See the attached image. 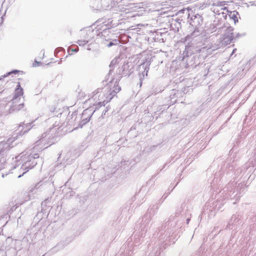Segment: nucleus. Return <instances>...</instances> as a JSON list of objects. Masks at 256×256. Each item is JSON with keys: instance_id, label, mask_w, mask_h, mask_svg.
<instances>
[{"instance_id": "20", "label": "nucleus", "mask_w": 256, "mask_h": 256, "mask_svg": "<svg viewBox=\"0 0 256 256\" xmlns=\"http://www.w3.org/2000/svg\"><path fill=\"white\" fill-rule=\"evenodd\" d=\"M102 0H96L95 3L98 4L96 6L97 10H106L108 6L104 4V3H102Z\"/></svg>"}, {"instance_id": "12", "label": "nucleus", "mask_w": 256, "mask_h": 256, "mask_svg": "<svg viewBox=\"0 0 256 256\" xmlns=\"http://www.w3.org/2000/svg\"><path fill=\"white\" fill-rule=\"evenodd\" d=\"M224 46V45L222 44V42H221L220 40L218 39L216 41V43L212 44L210 46H204V44L201 46V48H204L206 50L205 52H206V54L207 57L208 55L210 54L212 52Z\"/></svg>"}, {"instance_id": "18", "label": "nucleus", "mask_w": 256, "mask_h": 256, "mask_svg": "<svg viewBox=\"0 0 256 256\" xmlns=\"http://www.w3.org/2000/svg\"><path fill=\"white\" fill-rule=\"evenodd\" d=\"M164 34H166L159 31L156 32V35L154 38V41L158 42H164V40L162 37Z\"/></svg>"}, {"instance_id": "22", "label": "nucleus", "mask_w": 256, "mask_h": 256, "mask_svg": "<svg viewBox=\"0 0 256 256\" xmlns=\"http://www.w3.org/2000/svg\"><path fill=\"white\" fill-rule=\"evenodd\" d=\"M106 44V46L108 48L111 47L112 46L118 45L120 44V40L115 38H112Z\"/></svg>"}, {"instance_id": "15", "label": "nucleus", "mask_w": 256, "mask_h": 256, "mask_svg": "<svg viewBox=\"0 0 256 256\" xmlns=\"http://www.w3.org/2000/svg\"><path fill=\"white\" fill-rule=\"evenodd\" d=\"M90 111L91 110L88 109H86L84 110L82 114L81 121L79 124V125L81 128L90 121L92 114Z\"/></svg>"}, {"instance_id": "44", "label": "nucleus", "mask_w": 256, "mask_h": 256, "mask_svg": "<svg viewBox=\"0 0 256 256\" xmlns=\"http://www.w3.org/2000/svg\"><path fill=\"white\" fill-rule=\"evenodd\" d=\"M16 166H16H16L14 167V168H16Z\"/></svg>"}, {"instance_id": "37", "label": "nucleus", "mask_w": 256, "mask_h": 256, "mask_svg": "<svg viewBox=\"0 0 256 256\" xmlns=\"http://www.w3.org/2000/svg\"><path fill=\"white\" fill-rule=\"evenodd\" d=\"M114 80H112L110 81V83L112 84H113V82H114Z\"/></svg>"}, {"instance_id": "39", "label": "nucleus", "mask_w": 256, "mask_h": 256, "mask_svg": "<svg viewBox=\"0 0 256 256\" xmlns=\"http://www.w3.org/2000/svg\"><path fill=\"white\" fill-rule=\"evenodd\" d=\"M166 164H165L164 166H163V168L160 170H162L163 168H164V166H166Z\"/></svg>"}, {"instance_id": "5", "label": "nucleus", "mask_w": 256, "mask_h": 256, "mask_svg": "<svg viewBox=\"0 0 256 256\" xmlns=\"http://www.w3.org/2000/svg\"><path fill=\"white\" fill-rule=\"evenodd\" d=\"M133 72V68H130L128 62L124 63L123 65L120 67L117 71L116 80L114 82L112 88H110V86L106 87L104 92H106V100L102 102H108L110 101L112 98L121 90L120 87L118 85V82L122 76H129Z\"/></svg>"}, {"instance_id": "25", "label": "nucleus", "mask_w": 256, "mask_h": 256, "mask_svg": "<svg viewBox=\"0 0 256 256\" xmlns=\"http://www.w3.org/2000/svg\"><path fill=\"white\" fill-rule=\"evenodd\" d=\"M176 22V24H174L176 26V27L178 28V30L179 28H181V22L182 21V20L178 18L175 20Z\"/></svg>"}, {"instance_id": "7", "label": "nucleus", "mask_w": 256, "mask_h": 256, "mask_svg": "<svg viewBox=\"0 0 256 256\" xmlns=\"http://www.w3.org/2000/svg\"><path fill=\"white\" fill-rule=\"evenodd\" d=\"M23 94V88L21 87L20 83L18 82L15 89L13 98L10 102L11 106L9 109L10 113L18 112L24 108V104L20 102V96H22Z\"/></svg>"}, {"instance_id": "16", "label": "nucleus", "mask_w": 256, "mask_h": 256, "mask_svg": "<svg viewBox=\"0 0 256 256\" xmlns=\"http://www.w3.org/2000/svg\"><path fill=\"white\" fill-rule=\"evenodd\" d=\"M97 34L106 42H108L114 37V34H111L109 28L103 29L102 32H98Z\"/></svg>"}, {"instance_id": "1", "label": "nucleus", "mask_w": 256, "mask_h": 256, "mask_svg": "<svg viewBox=\"0 0 256 256\" xmlns=\"http://www.w3.org/2000/svg\"><path fill=\"white\" fill-rule=\"evenodd\" d=\"M236 166V162L232 158H228L223 164L219 170L216 173L214 178V180L217 182L218 178L222 182L230 180L234 175V176L232 180L228 184L222 189V194L223 195L224 199H230L238 200L242 196V194L244 190V184L240 182L237 185V182L234 184L236 180V176L242 172L241 169H237L235 172H234V168Z\"/></svg>"}, {"instance_id": "33", "label": "nucleus", "mask_w": 256, "mask_h": 256, "mask_svg": "<svg viewBox=\"0 0 256 256\" xmlns=\"http://www.w3.org/2000/svg\"><path fill=\"white\" fill-rule=\"evenodd\" d=\"M78 47H76V48L74 49H72V52H76L78 51Z\"/></svg>"}, {"instance_id": "17", "label": "nucleus", "mask_w": 256, "mask_h": 256, "mask_svg": "<svg viewBox=\"0 0 256 256\" xmlns=\"http://www.w3.org/2000/svg\"><path fill=\"white\" fill-rule=\"evenodd\" d=\"M10 148V142L8 140L6 142L3 141L0 142V155L4 152L5 150H9Z\"/></svg>"}, {"instance_id": "41", "label": "nucleus", "mask_w": 256, "mask_h": 256, "mask_svg": "<svg viewBox=\"0 0 256 256\" xmlns=\"http://www.w3.org/2000/svg\"><path fill=\"white\" fill-rule=\"evenodd\" d=\"M10 5H11V4L9 3V4H8V6H10Z\"/></svg>"}, {"instance_id": "30", "label": "nucleus", "mask_w": 256, "mask_h": 256, "mask_svg": "<svg viewBox=\"0 0 256 256\" xmlns=\"http://www.w3.org/2000/svg\"><path fill=\"white\" fill-rule=\"evenodd\" d=\"M58 49H60V50H63V48H57L55 50H54V54L56 55L58 52Z\"/></svg>"}, {"instance_id": "32", "label": "nucleus", "mask_w": 256, "mask_h": 256, "mask_svg": "<svg viewBox=\"0 0 256 256\" xmlns=\"http://www.w3.org/2000/svg\"><path fill=\"white\" fill-rule=\"evenodd\" d=\"M242 34H240L239 33H238L236 36H234V39H236L237 38H238L239 37L241 36Z\"/></svg>"}, {"instance_id": "14", "label": "nucleus", "mask_w": 256, "mask_h": 256, "mask_svg": "<svg viewBox=\"0 0 256 256\" xmlns=\"http://www.w3.org/2000/svg\"><path fill=\"white\" fill-rule=\"evenodd\" d=\"M35 120H32V122L29 123L25 124L24 122H22L19 124V128H22L17 132L19 134L20 136L24 135V134L28 132L34 126V122Z\"/></svg>"}, {"instance_id": "42", "label": "nucleus", "mask_w": 256, "mask_h": 256, "mask_svg": "<svg viewBox=\"0 0 256 256\" xmlns=\"http://www.w3.org/2000/svg\"><path fill=\"white\" fill-rule=\"evenodd\" d=\"M173 93H174V95H175V94H176V92H172V94H173Z\"/></svg>"}, {"instance_id": "6", "label": "nucleus", "mask_w": 256, "mask_h": 256, "mask_svg": "<svg viewBox=\"0 0 256 256\" xmlns=\"http://www.w3.org/2000/svg\"><path fill=\"white\" fill-rule=\"evenodd\" d=\"M39 156L38 154H31L28 156L22 157V164L20 170V172H22V174L18 176V178H21L30 170L32 168L37 164L36 160L39 158Z\"/></svg>"}, {"instance_id": "38", "label": "nucleus", "mask_w": 256, "mask_h": 256, "mask_svg": "<svg viewBox=\"0 0 256 256\" xmlns=\"http://www.w3.org/2000/svg\"><path fill=\"white\" fill-rule=\"evenodd\" d=\"M236 50V49H234L232 51V54H233L235 52Z\"/></svg>"}, {"instance_id": "2", "label": "nucleus", "mask_w": 256, "mask_h": 256, "mask_svg": "<svg viewBox=\"0 0 256 256\" xmlns=\"http://www.w3.org/2000/svg\"><path fill=\"white\" fill-rule=\"evenodd\" d=\"M159 208V204H154L150 208L146 214L143 216L140 223V234H135L134 236V242H132V238L128 239L126 243L124 244L120 248V252L116 256H132V254L134 250V248L138 247L140 244L144 242V238L146 236V232L149 228V224L153 216Z\"/></svg>"}, {"instance_id": "35", "label": "nucleus", "mask_w": 256, "mask_h": 256, "mask_svg": "<svg viewBox=\"0 0 256 256\" xmlns=\"http://www.w3.org/2000/svg\"><path fill=\"white\" fill-rule=\"evenodd\" d=\"M190 220V218H188L186 219V224H188L189 223V222Z\"/></svg>"}, {"instance_id": "13", "label": "nucleus", "mask_w": 256, "mask_h": 256, "mask_svg": "<svg viewBox=\"0 0 256 256\" xmlns=\"http://www.w3.org/2000/svg\"><path fill=\"white\" fill-rule=\"evenodd\" d=\"M188 22L192 28H199L202 23V18L200 15L194 14L191 16Z\"/></svg>"}, {"instance_id": "9", "label": "nucleus", "mask_w": 256, "mask_h": 256, "mask_svg": "<svg viewBox=\"0 0 256 256\" xmlns=\"http://www.w3.org/2000/svg\"><path fill=\"white\" fill-rule=\"evenodd\" d=\"M152 60V58H148L144 62L141 64L138 68V76L140 80V86H142V80L144 78L145 76H147L148 72L150 68Z\"/></svg>"}, {"instance_id": "48", "label": "nucleus", "mask_w": 256, "mask_h": 256, "mask_svg": "<svg viewBox=\"0 0 256 256\" xmlns=\"http://www.w3.org/2000/svg\"><path fill=\"white\" fill-rule=\"evenodd\" d=\"M4 2H6V0L4 1V2H3V3H4Z\"/></svg>"}, {"instance_id": "27", "label": "nucleus", "mask_w": 256, "mask_h": 256, "mask_svg": "<svg viewBox=\"0 0 256 256\" xmlns=\"http://www.w3.org/2000/svg\"><path fill=\"white\" fill-rule=\"evenodd\" d=\"M88 42V41L85 40H78V43L80 46H84Z\"/></svg>"}, {"instance_id": "40", "label": "nucleus", "mask_w": 256, "mask_h": 256, "mask_svg": "<svg viewBox=\"0 0 256 256\" xmlns=\"http://www.w3.org/2000/svg\"><path fill=\"white\" fill-rule=\"evenodd\" d=\"M190 14H188V18H190Z\"/></svg>"}, {"instance_id": "10", "label": "nucleus", "mask_w": 256, "mask_h": 256, "mask_svg": "<svg viewBox=\"0 0 256 256\" xmlns=\"http://www.w3.org/2000/svg\"><path fill=\"white\" fill-rule=\"evenodd\" d=\"M193 31L190 35H188L187 37H189L192 39L190 42H194L196 46L201 47L204 45L202 42L204 38L202 34L200 32L199 28H193Z\"/></svg>"}, {"instance_id": "8", "label": "nucleus", "mask_w": 256, "mask_h": 256, "mask_svg": "<svg viewBox=\"0 0 256 256\" xmlns=\"http://www.w3.org/2000/svg\"><path fill=\"white\" fill-rule=\"evenodd\" d=\"M58 126V124H57L56 122L55 124H53V127L50 129V132H46L42 134L41 138L36 142V146H38L41 144H43V146L41 148L44 150L47 148L48 146H44L45 145L49 143V140L54 138L52 136V134H50V132H52V133H54V132H56V127Z\"/></svg>"}, {"instance_id": "24", "label": "nucleus", "mask_w": 256, "mask_h": 256, "mask_svg": "<svg viewBox=\"0 0 256 256\" xmlns=\"http://www.w3.org/2000/svg\"><path fill=\"white\" fill-rule=\"evenodd\" d=\"M6 162V160L4 158L2 157L0 158V169L4 168V164Z\"/></svg>"}, {"instance_id": "3", "label": "nucleus", "mask_w": 256, "mask_h": 256, "mask_svg": "<svg viewBox=\"0 0 256 256\" xmlns=\"http://www.w3.org/2000/svg\"><path fill=\"white\" fill-rule=\"evenodd\" d=\"M176 218H170L169 220L163 224L160 230L158 242L154 243V247L149 254V256H160L163 248L168 245L170 242L174 243V240L178 234L177 230L180 227L177 226Z\"/></svg>"}, {"instance_id": "45", "label": "nucleus", "mask_w": 256, "mask_h": 256, "mask_svg": "<svg viewBox=\"0 0 256 256\" xmlns=\"http://www.w3.org/2000/svg\"><path fill=\"white\" fill-rule=\"evenodd\" d=\"M98 92H96V93L95 94L94 96H96Z\"/></svg>"}, {"instance_id": "49", "label": "nucleus", "mask_w": 256, "mask_h": 256, "mask_svg": "<svg viewBox=\"0 0 256 256\" xmlns=\"http://www.w3.org/2000/svg\"><path fill=\"white\" fill-rule=\"evenodd\" d=\"M102 102H99V104H102Z\"/></svg>"}, {"instance_id": "23", "label": "nucleus", "mask_w": 256, "mask_h": 256, "mask_svg": "<svg viewBox=\"0 0 256 256\" xmlns=\"http://www.w3.org/2000/svg\"><path fill=\"white\" fill-rule=\"evenodd\" d=\"M116 62H117V60L116 59H114L112 60V62L110 64V70L109 71V74H111V73L112 71V68L114 66V65L116 64Z\"/></svg>"}, {"instance_id": "51", "label": "nucleus", "mask_w": 256, "mask_h": 256, "mask_svg": "<svg viewBox=\"0 0 256 256\" xmlns=\"http://www.w3.org/2000/svg\"><path fill=\"white\" fill-rule=\"evenodd\" d=\"M1 79H2V78H0V80H1Z\"/></svg>"}, {"instance_id": "46", "label": "nucleus", "mask_w": 256, "mask_h": 256, "mask_svg": "<svg viewBox=\"0 0 256 256\" xmlns=\"http://www.w3.org/2000/svg\"><path fill=\"white\" fill-rule=\"evenodd\" d=\"M70 48H68V51L70 52Z\"/></svg>"}, {"instance_id": "26", "label": "nucleus", "mask_w": 256, "mask_h": 256, "mask_svg": "<svg viewBox=\"0 0 256 256\" xmlns=\"http://www.w3.org/2000/svg\"><path fill=\"white\" fill-rule=\"evenodd\" d=\"M20 71V70H13L10 72H8L6 74V75H4L3 76V77L4 78L6 77V76H8V75H10V74H16L18 73Z\"/></svg>"}, {"instance_id": "19", "label": "nucleus", "mask_w": 256, "mask_h": 256, "mask_svg": "<svg viewBox=\"0 0 256 256\" xmlns=\"http://www.w3.org/2000/svg\"><path fill=\"white\" fill-rule=\"evenodd\" d=\"M240 220V215L239 214H233L229 221L228 226H229V228H230V226L232 225H234L236 224L237 222H239Z\"/></svg>"}, {"instance_id": "31", "label": "nucleus", "mask_w": 256, "mask_h": 256, "mask_svg": "<svg viewBox=\"0 0 256 256\" xmlns=\"http://www.w3.org/2000/svg\"><path fill=\"white\" fill-rule=\"evenodd\" d=\"M128 161L124 160V162H122V165H123V166L127 165L128 164Z\"/></svg>"}, {"instance_id": "4", "label": "nucleus", "mask_w": 256, "mask_h": 256, "mask_svg": "<svg viewBox=\"0 0 256 256\" xmlns=\"http://www.w3.org/2000/svg\"><path fill=\"white\" fill-rule=\"evenodd\" d=\"M206 50L204 48L196 46L194 42H190L186 46L184 52V58H186V64L192 68H196L204 62L206 58Z\"/></svg>"}, {"instance_id": "50", "label": "nucleus", "mask_w": 256, "mask_h": 256, "mask_svg": "<svg viewBox=\"0 0 256 256\" xmlns=\"http://www.w3.org/2000/svg\"><path fill=\"white\" fill-rule=\"evenodd\" d=\"M14 134L13 135V136H14V138H16V136H14Z\"/></svg>"}, {"instance_id": "11", "label": "nucleus", "mask_w": 256, "mask_h": 256, "mask_svg": "<svg viewBox=\"0 0 256 256\" xmlns=\"http://www.w3.org/2000/svg\"><path fill=\"white\" fill-rule=\"evenodd\" d=\"M234 28L231 26H228L224 30V33L219 38L222 44L226 46L230 44L234 39V33L233 32Z\"/></svg>"}, {"instance_id": "34", "label": "nucleus", "mask_w": 256, "mask_h": 256, "mask_svg": "<svg viewBox=\"0 0 256 256\" xmlns=\"http://www.w3.org/2000/svg\"><path fill=\"white\" fill-rule=\"evenodd\" d=\"M134 4H130L128 5V6L130 8H132V6Z\"/></svg>"}, {"instance_id": "36", "label": "nucleus", "mask_w": 256, "mask_h": 256, "mask_svg": "<svg viewBox=\"0 0 256 256\" xmlns=\"http://www.w3.org/2000/svg\"><path fill=\"white\" fill-rule=\"evenodd\" d=\"M34 62L37 64L38 66L40 64V62H37L36 60H35Z\"/></svg>"}, {"instance_id": "28", "label": "nucleus", "mask_w": 256, "mask_h": 256, "mask_svg": "<svg viewBox=\"0 0 256 256\" xmlns=\"http://www.w3.org/2000/svg\"><path fill=\"white\" fill-rule=\"evenodd\" d=\"M170 192H168L166 194H164L162 198L161 199H163V200H162V202H164V200L167 198L168 196L170 194Z\"/></svg>"}, {"instance_id": "47", "label": "nucleus", "mask_w": 256, "mask_h": 256, "mask_svg": "<svg viewBox=\"0 0 256 256\" xmlns=\"http://www.w3.org/2000/svg\"><path fill=\"white\" fill-rule=\"evenodd\" d=\"M18 134L16 133V134ZM16 136H18V135H16Z\"/></svg>"}, {"instance_id": "43", "label": "nucleus", "mask_w": 256, "mask_h": 256, "mask_svg": "<svg viewBox=\"0 0 256 256\" xmlns=\"http://www.w3.org/2000/svg\"><path fill=\"white\" fill-rule=\"evenodd\" d=\"M14 1V0H11L12 3Z\"/></svg>"}, {"instance_id": "29", "label": "nucleus", "mask_w": 256, "mask_h": 256, "mask_svg": "<svg viewBox=\"0 0 256 256\" xmlns=\"http://www.w3.org/2000/svg\"><path fill=\"white\" fill-rule=\"evenodd\" d=\"M42 186V182H40L39 183L36 184L34 187V188L38 189L40 188V186Z\"/></svg>"}, {"instance_id": "21", "label": "nucleus", "mask_w": 256, "mask_h": 256, "mask_svg": "<svg viewBox=\"0 0 256 256\" xmlns=\"http://www.w3.org/2000/svg\"><path fill=\"white\" fill-rule=\"evenodd\" d=\"M229 17L230 19H232L234 21V24L238 22V12L236 11L230 12Z\"/></svg>"}]
</instances>
